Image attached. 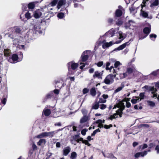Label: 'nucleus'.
<instances>
[{"instance_id": "f257e3e1", "label": "nucleus", "mask_w": 159, "mask_h": 159, "mask_svg": "<svg viewBox=\"0 0 159 159\" xmlns=\"http://www.w3.org/2000/svg\"><path fill=\"white\" fill-rule=\"evenodd\" d=\"M116 107L119 108L117 111L116 113L111 115L110 117L108 118V119L111 120L113 119H115L118 117V116L119 115L120 117H121L122 115V111L125 108V106L124 105L123 103L122 102H119L118 104L115 105L113 109L116 108Z\"/></svg>"}, {"instance_id": "f03ea898", "label": "nucleus", "mask_w": 159, "mask_h": 159, "mask_svg": "<svg viewBox=\"0 0 159 159\" xmlns=\"http://www.w3.org/2000/svg\"><path fill=\"white\" fill-rule=\"evenodd\" d=\"M117 35L119 36V39H120V41H116V42H114L113 41H111L109 43L105 42L102 45V47L104 48H106L108 47L113 44H118L120 43L121 41L123 40L125 38V36L121 31H119L118 33H116Z\"/></svg>"}, {"instance_id": "7ed1b4c3", "label": "nucleus", "mask_w": 159, "mask_h": 159, "mask_svg": "<svg viewBox=\"0 0 159 159\" xmlns=\"http://www.w3.org/2000/svg\"><path fill=\"white\" fill-rule=\"evenodd\" d=\"M116 75H113L110 74L107 75L104 80V82L107 84H109L112 83L114 81V79L116 76Z\"/></svg>"}, {"instance_id": "20e7f679", "label": "nucleus", "mask_w": 159, "mask_h": 159, "mask_svg": "<svg viewBox=\"0 0 159 159\" xmlns=\"http://www.w3.org/2000/svg\"><path fill=\"white\" fill-rule=\"evenodd\" d=\"M54 133V132L53 131L43 132L36 136V138L41 139L49 136L52 137L53 136Z\"/></svg>"}, {"instance_id": "39448f33", "label": "nucleus", "mask_w": 159, "mask_h": 159, "mask_svg": "<svg viewBox=\"0 0 159 159\" xmlns=\"http://www.w3.org/2000/svg\"><path fill=\"white\" fill-rule=\"evenodd\" d=\"M86 52H84L81 56V62H80V64L82 65L80 67V68L82 69L85 66L84 63H82V62H84L86 61L88 58V56L86 54Z\"/></svg>"}, {"instance_id": "423d86ee", "label": "nucleus", "mask_w": 159, "mask_h": 159, "mask_svg": "<svg viewBox=\"0 0 159 159\" xmlns=\"http://www.w3.org/2000/svg\"><path fill=\"white\" fill-rule=\"evenodd\" d=\"M122 65V64L119 61H116L114 64V68L115 69H113V73H116V75H117V73L118 71L119 70L120 68L118 66Z\"/></svg>"}, {"instance_id": "0eeeda50", "label": "nucleus", "mask_w": 159, "mask_h": 159, "mask_svg": "<svg viewBox=\"0 0 159 159\" xmlns=\"http://www.w3.org/2000/svg\"><path fill=\"white\" fill-rule=\"evenodd\" d=\"M67 65L68 69L70 66L71 69L73 70L75 69L78 66V64L77 63H76L73 61L68 63Z\"/></svg>"}, {"instance_id": "6e6552de", "label": "nucleus", "mask_w": 159, "mask_h": 159, "mask_svg": "<svg viewBox=\"0 0 159 159\" xmlns=\"http://www.w3.org/2000/svg\"><path fill=\"white\" fill-rule=\"evenodd\" d=\"M18 59V56L16 54H14L11 56V59H9L8 61L11 63H14L17 62Z\"/></svg>"}, {"instance_id": "1a4fd4ad", "label": "nucleus", "mask_w": 159, "mask_h": 159, "mask_svg": "<svg viewBox=\"0 0 159 159\" xmlns=\"http://www.w3.org/2000/svg\"><path fill=\"white\" fill-rule=\"evenodd\" d=\"M102 74L103 73L102 72H99L97 71H95L93 75V77L94 78H97L98 79H102Z\"/></svg>"}, {"instance_id": "9d476101", "label": "nucleus", "mask_w": 159, "mask_h": 159, "mask_svg": "<svg viewBox=\"0 0 159 159\" xmlns=\"http://www.w3.org/2000/svg\"><path fill=\"white\" fill-rule=\"evenodd\" d=\"M42 12L40 10L38 9L35 11L34 16L35 18H39L42 15Z\"/></svg>"}, {"instance_id": "9b49d317", "label": "nucleus", "mask_w": 159, "mask_h": 159, "mask_svg": "<svg viewBox=\"0 0 159 159\" xmlns=\"http://www.w3.org/2000/svg\"><path fill=\"white\" fill-rule=\"evenodd\" d=\"M71 148L69 147H67L63 149V155L64 156H66L70 152Z\"/></svg>"}, {"instance_id": "f8f14e48", "label": "nucleus", "mask_w": 159, "mask_h": 159, "mask_svg": "<svg viewBox=\"0 0 159 159\" xmlns=\"http://www.w3.org/2000/svg\"><path fill=\"white\" fill-rule=\"evenodd\" d=\"M52 7L50 5V4H49L47 6L44 7L43 11L45 12V13H50V11L53 9Z\"/></svg>"}, {"instance_id": "ddd939ff", "label": "nucleus", "mask_w": 159, "mask_h": 159, "mask_svg": "<svg viewBox=\"0 0 159 159\" xmlns=\"http://www.w3.org/2000/svg\"><path fill=\"white\" fill-rule=\"evenodd\" d=\"M115 30L114 29H111L106 33L105 34V35L109 37H111L115 34Z\"/></svg>"}, {"instance_id": "4468645a", "label": "nucleus", "mask_w": 159, "mask_h": 159, "mask_svg": "<svg viewBox=\"0 0 159 159\" xmlns=\"http://www.w3.org/2000/svg\"><path fill=\"white\" fill-rule=\"evenodd\" d=\"M129 99L128 98H125L124 99H123L122 101L120 102H122V103H123V104H124V105L125 106L124 104H125V103L124 102H125L126 103V106L127 107L129 108V107L130 106H131V104L130 102H129Z\"/></svg>"}, {"instance_id": "2eb2a0df", "label": "nucleus", "mask_w": 159, "mask_h": 159, "mask_svg": "<svg viewBox=\"0 0 159 159\" xmlns=\"http://www.w3.org/2000/svg\"><path fill=\"white\" fill-rule=\"evenodd\" d=\"M147 152L145 151L143 152H139L136 153L134 155L135 157H138L140 156L143 157L145 155H147Z\"/></svg>"}, {"instance_id": "dca6fc26", "label": "nucleus", "mask_w": 159, "mask_h": 159, "mask_svg": "<svg viewBox=\"0 0 159 159\" xmlns=\"http://www.w3.org/2000/svg\"><path fill=\"white\" fill-rule=\"evenodd\" d=\"M66 2L65 0H60L59 1L57 6V7L58 9H59L61 6L65 4Z\"/></svg>"}, {"instance_id": "f3484780", "label": "nucleus", "mask_w": 159, "mask_h": 159, "mask_svg": "<svg viewBox=\"0 0 159 159\" xmlns=\"http://www.w3.org/2000/svg\"><path fill=\"white\" fill-rule=\"evenodd\" d=\"M140 101L139 97H134L131 100V102L133 104H135Z\"/></svg>"}, {"instance_id": "a211bd4d", "label": "nucleus", "mask_w": 159, "mask_h": 159, "mask_svg": "<svg viewBox=\"0 0 159 159\" xmlns=\"http://www.w3.org/2000/svg\"><path fill=\"white\" fill-rule=\"evenodd\" d=\"M140 15L145 18L148 17V14L146 12L143 10V8H142L141 10Z\"/></svg>"}, {"instance_id": "6ab92c4d", "label": "nucleus", "mask_w": 159, "mask_h": 159, "mask_svg": "<svg viewBox=\"0 0 159 159\" xmlns=\"http://www.w3.org/2000/svg\"><path fill=\"white\" fill-rule=\"evenodd\" d=\"M128 43V42H126V43H125L122 44V45H120V46H119L117 48H116L115 49V51H116V50H121L123 49H124V48H125V47L126 46Z\"/></svg>"}, {"instance_id": "aec40b11", "label": "nucleus", "mask_w": 159, "mask_h": 159, "mask_svg": "<svg viewBox=\"0 0 159 159\" xmlns=\"http://www.w3.org/2000/svg\"><path fill=\"white\" fill-rule=\"evenodd\" d=\"M4 56L5 57H8L10 55L11 52L10 50L6 49H4Z\"/></svg>"}, {"instance_id": "412c9836", "label": "nucleus", "mask_w": 159, "mask_h": 159, "mask_svg": "<svg viewBox=\"0 0 159 159\" xmlns=\"http://www.w3.org/2000/svg\"><path fill=\"white\" fill-rule=\"evenodd\" d=\"M46 143L45 139H41L37 143V145L39 146H41L43 144H45Z\"/></svg>"}, {"instance_id": "4be33fe9", "label": "nucleus", "mask_w": 159, "mask_h": 159, "mask_svg": "<svg viewBox=\"0 0 159 159\" xmlns=\"http://www.w3.org/2000/svg\"><path fill=\"white\" fill-rule=\"evenodd\" d=\"M149 90L151 91V93L152 94V95L154 94H156L155 93L157 91V89L156 88H154V87H150L149 88Z\"/></svg>"}, {"instance_id": "5701e85b", "label": "nucleus", "mask_w": 159, "mask_h": 159, "mask_svg": "<svg viewBox=\"0 0 159 159\" xmlns=\"http://www.w3.org/2000/svg\"><path fill=\"white\" fill-rule=\"evenodd\" d=\"M90 93L93 97H94L96 94L95 89L94 88H92L90 90Z\"/></svg>"}, {"instance_id": "b1692460", "label": "nucleus", "mask_w": 159, "mask_h": 159, "mask_svg": "<svg viewBox=\"0 0 159 159\" xmlns=\"http://www.w3.org/2000/svg\"><path fill=\"white\" fill-rule=\"evenodd\" d=\"M89 120L88 117L86 116H84L80 120V123H83L86 122Z\"/></svg>"}, {"instance_id": "393cba45", "label": "nucleus", "mask_w": 159, "mask_h": 159, "mask_svg": "<svg viewBox=\"0 0 159 159\" xmlns=\"http://www.w3.org/2000/svg\"><path fill=\"white\" fill-rule=\"evenodd\" d=\"M43 113L46 116H48L51 113L50 111L48 109H44L43 111Z\"/></svg>"}, {"instance_id": "a878e982", "label": "nucleus", "mask_w": 159, "mask_h": 159, "mask_svg": "<svg viewBox=\"0 0 159 159\" xmlns=\"http://www.w3.org/2000/svg\"><path fill=\"white\" fill-rule=\"evenodd\" d=\"M35 2H31L28 4V7L29 9H33L35 7Z\"/></svg>"}, {"instance_id": "bb28decb", "label": "nucleus", "mask_w": 159, "mask_h": 159, "mask_svg": "<svg viewBox=\"0 0 159 159\" xmlns=\"http://www.w3.org/2000/svg\"><path fill=\"white\" fill-rule=\"evenodd\" d=\"M129 75L127 71L122 74H119L120 79H123Z\"/></svg>"}, {"instance_id": "cd10ccee", "label": "nucleus", "mask_w": 159, "mask_h": 159, "mask_svg": "<svg viewBox=\"0 0 159 159\" xmlns=\"http://www.w3.org/2000/svg\"><path fill=\"white\" fill-rule=\"evenodd\" d=\"M77 155L75 152H73L71 153L70 158L71 159H75L77 157Z\"/></svg>"}, {"instance_id": "c85d7f7f", "label": "nucleus", "mask_w": 159, "mask_h": 159, "mask_svg": "<svg viewBox=\"0 0 159 159\" xmlns=\"http://www.w3.org/2000/svg\"><path fill=\"white\" fill-rule=\"evenodd\" d=\"M150 27H146L143 29V32L145 34H147L148 35L150 32Z\"/></svg>"}, {"instance_id": "c756f323", "label": "nucleus", "mask_w": 159, "mask_h": 159, "mask_svg": "<svg viewBox=\"0 0 159 159\" xmlns=\"http://www.w3.org/2000/svg\"><path fill=\"white\" fill-rule=\"evenodd\" d=\"M59 0H52L51 2L49 4L52 7L55 6Z\"/></svg>"}, {"instance_id": "7c9ffc66", "label": "nucleus", "mask_w": 159, "mask_h": 159, "mask_svg": "<svg viewBox=\"0 0 159 159\" xmlns=\"http://www.w3.org/2000/svg\"><path fill=\"white\" fill-rule=\"evenodd\" d=\"M158 0H154L153 2L151 4V7H152L153 6H156L158 5Z\"/></svg>"}, {"instance_id": "2f4dec72", "label": "nucleus", "mask_w": 159, "mask_h": 159, "mask_svg": "<svg viewBox=\"0 0 159 159\" xmlns=\"http://www.w3.org/2000/svg\"><path fill=\"white\" fill-rule=\"evenodd\" d=\"M148 104L152 107H154L155 106V103L152 101H147Z\"/></svg>"}, {"instance_id": "473e14b6", "label": "nucleus", "mask_w": 159, "mask_h": 159, "mask_svg": "<svg viewBox=\"0 0 159 159\" xmlns=\"http://www.w3.org/2000/svg\"><path fill=\"white\" fill-rule=\"evenodd\" d=\"M122 11L120 10H117L116 11V14L117 16H120L122 15Z\"/></svg>"}, {"instance_id": "72a5a7b5", "label": "nucleus", "mask_w": 159, "mask_h": 159, "mask_svg": "<svg viewBox=\"0 0 159 159\" xmlns=\"http://www.w3.org/2000/svg\"><path fill=\"white\" fill-rule=\"evenodd\" d=\"M144 93H140L139 95V98L140 101L144 99Z\"/></svg>"}, {"instance_id": "f704fd0d", "label": "nucleus", "mask_w": 159, "mask_h": 159, "mask_svg": "<svg viewBox=\"0 0 159 159\" xmlns=\"http://www.w3.org/2000/svg\"><path fill=\"white\" fill-rule=\"evenodd\" d=\"M123 87H124L123 86H122L119 87L117 89H116L115 90L114 93H116L119 92L123 88Z\"/></svg>"}, {"instance_id": "c9c22d12", "label": "nucleus", "mask_w": 159, "mask_h": 159, "mask_svg": "<svg viewBox=\"0 0 159 159\" xmlns=\"http://www.w3.org/2000/svg\"><path fill=\"white\" fill-rule=\"evenodd\" d=\"M148 147V145L146 144H144L143 145H141L139 146L140 149H141L143 150L145 148H147Z\"/></svg>"}, {"instance_id": "e433bc0d", "label": "nucleus", "mask_w": 159, "mask_h": 159, "mask_svg": "<svg viewBox=\"0 0 159 159\" xmlns=\"http://www.w3.org/2000/svg\"><path fill=\"white\" fill-rule=\"evenodd\" d=\"M64 14L63 13L61 12L57 14V16L59 18L61 19L64 17Z\"/></svg>"}, {"instance_id": "4c0bfd02", "label": "nucleus", "mask_w": 159, "mask_h": 159, "mask_svg": "<svg viewBox=\"0 0 159 159\" xmlns=\"http://www.w3.org/2000/svg\"><path fill=\"white\" fill-rule=\"evenodd\" d=\"M99 106L98 103H96L93 105L92 108L94 109H97L99 107Z\"/></svg>"}, {"instance_id": "58836bf2", "label": "nucleus", "mask_w": 159, "mask_h": 159, "mask_svg": "<svg viewBox=\"0 0 159 159\" xmlns=\"http://www.w3.org/2000/svg\"><path fill=\"white\" fill-rule=\"evenodd\" d=\"M25 16L28 19H30L31 17L30 13L28 11L25 14Z\"/></svg>"}, {"instance_id": "ea45409f", "label": "nucleus", "mask_w": 159, "mask_h": 159, "mask_svg": "<svg viewBox=\"0 0 159 159\" xmlns=\"http://www.w3.org/2000/svg\"><path fill=\"white\" fill-rule=\"evenodd\" d=\"M106 102V100L105 99H103V98H99V100L98 101V102L99 103H104Z\"/></svg>"}, {"instance_id": "a19ab883", "label": "nucleus", "mask_w": 159, "mask_h": 159, "mask_svg": "<svg viewBox=\"0 0 159 159\" xmlns=\"http://www.w3.org/2000/svg\"><path fill=\"white\" fill-rule=\"evenodd\" d=\"M88 131L87 129H84L82 130L81 131V134L83 135H85L86 134V132Z\"/></svg>"}, {"instance_id": "79ce46f5", "label": "nucleus", "mask_w": 159, "mask_h": 159, "mask_svg": "<svg viewBox=\"0 0 159 159\" xmlns=\"http://www.w3.org/2000/svg\"><path fill=\"white\" fill-rule=\"evenodd\" d=\"M100 130L99 129H98L95 130L92 134V136H94L95 135L97 132H100Z\"/></svg>"}, {"instance_id": "37998d69", "label": "nucleus", "mask_w": 159, "mask_h": 159, "mask_svg": "<svg viewBox=\"0 0 159 159\" xmlns=\"http://www.w3.org/2000/svg\"><path fill=\"white\" fill-rule=\"evenodd\" d=\"M126 71L129 75L131 74L133 71V70L131 68H128Z\"/></svg>"}, {"instance_id": "c03bdc74", "label": "nucleus", "mask_w": 159, "mask_h": 159, "mask_svg": "<svg viewBox=\"0 0 159 159\" xmlns=\"http://www.w3.org/2000/svg\"><path fill=\"white\" fill-rule=\"evenodd\" d=\"M83 143H84L85 144L87 145L88 146H90L91 145V144L89 143L88 141L87 140H84V141H83Z\"/></svg>"}, {"instance_id": "a18cd8bd", "label": "nucleus", "mask_w": 159, "mask_h": 159, "mask_svg": "<svg viewBox=\"0 0 159 159\" xmlns=\"http://www.w3.org/2000/svg\"><path fill=\"white\" fill-rule=\"evenodd\" d=\"M152 97L153 98H157L158 101L159 102V95H157V94H154L152 96Z\"/></svg>"}, {"instance_id": "49530a36", "label": "nucleus", "mask_w": 159, "mask_h": 159, "mask_svg": "<svg viewBox=\"0 0 159 159\" xmlns=\"http://www.w3.org/2000/svg\"><path fill=\"white\" fill-rule=\"evenodd\" d=\"M89 91V89L87 88H84L83 90V93L84 94L87 93Z\"/></svg>"}, {"instance_id": "de8ad7c7", "label": "nucleus", "mask_w": 159, "mask_h": 159, "mask_svg": "<svg viewBox=\"0 0 159 159\" xmlns=\"http://www.w3.org/2000/svg\"><path fill=\"white\" fill-rule=\"evenodd\" d=\"M112 126V125L111 124H110L109 125H104V127L106 129H109L110 127H111Z\"/></svg>"}, {"instance_id": "09e8293b", "label": "nucleus", "mask_w": 159, "mask_h": 159, "mask_svg": "<svg viewBox=\"0 0 159 159\" xmlns=\"http://www.w3.org/2000/svg\"><path fill=\"white\" fill-rule=\"evenodd\" d=\"M148 0H143L142 4L141 5L142 8H143V7H144L145 5V3L146 2L148 1Z\"/></svg>"}, {"instance_id": "8fccbe9b", "label": "nucleus", "mask_w": 159, "mask_h": 159, "mask_svg": "<svg viewBox=\"0 0 159 159\" xmlns=\"http://www.w3.org/2000/svg\"><path fill=\"white\" fill-rule=\"evenodd\" d=\"M106 107V105L102 104L100 105V108L102 110H103L105 109Z\"/></svg>"}, {"instance_id": "3c124183", "label": "nucleus", "mask_w": 159, "mask_h": 159, "mask_svg": "<svg viewBox=\"0 0 159 159\" xmlns=\"http://www.w3.org/2000/svg\"><path fill=\"white\" fill-rule=\"evenodd\" d=\"M113 69H114V67H113V66H111L110 67H109V69H107L106 70H110V72H112L113 73Z\"/></svg>"}, {"instance_id": "603ef678", "label": "nucleus", "mask_w": 159, "mask_h": 159, "mask_svg": "<svg viewBox=\"0 0 159 159\" xmlns=\"http://www.w3.org/2000/svg\"><path fill=\"white\" fill-rule=\"evenodd\" d=\"M21 31V30L20 28L17 27L15 29V32L17 33H20Z\"/></svg>"}, {"instance_id": "864d4df0", "label": "nucleus", "mask_w": 159, "mask_h": 159, "mask_svg": "<svg viewBox=\"0 0 159 159\" xmlns=\"http://www.w3.org/2000/svg\"><path fill=\"white\" fill-rule=\"evenodd\" d=\"M103 64V62L102 61H100L97 63V66L99 67L102 66Z\"/></svg>"}, {"instance_id": "5fc2aeb1", "label": "nucleus", "mask_w": 159, "mask_h": 159, "mask_svg": "<svg viewBox=\"0 0 159 159\" xmlns=\"http://www.w3.org/2000/svg\"><path fill=\"white\" fill-rule=\"evenodd\" d=\"M102 97L103 99H105L106 100V99L108 97V96L107 94H103L102 95Z\"/></svg>"}, {"instance_id": "6e6d98bb", "label": "nucleus", "mask_w": 159, "mask_h": 159, "mask_svg": "<svg viewBox=\"0 0 159 159\" xmlns=\"http://www.w3.org/2000/svg\"><path fill=\"white\" fill-rule=\"evenodd\" d=\"M97 124H102V120H98L96 122Z\"/></svg>"}, {"instance_id": "4d7b16f0", "label": "nucleus", "mask_w": 159, "mask_h": 159, "mask_svg": "<svg viewBox=\"0 0 159 159\" xmlns=\"http://www.w3.org/2000/svg\"><path fill=\"white\" fill-rule=\"evenodd\" d=\"M94 71V69L92 68L89 69V72L90 73H92Z\"/></svg>"}, {"instance_id": "13d9d810", "label": "nucleus", "mask_w": 159, "mask_h": 159, "mask_svg": "<svg viewBox=\"0 0 159 159\" xmlns=\"http://www.w3.org/2000/svg\"><path fill=\"white\" fill-rule=\"evenodd\" d=\"M150 36L151 38H152L153 37H154L155 38H156L157 37V35L156 34H152L150 35Z\"/></svg>"}, {"instance_id": "bf43d9fd", "label": "nucleus", "mask_w": 159, "mask_h": 159, "mask_svg": "<svg viewBox=\"0 0 159 159\" xmlns=\"http://www.w3.org/2000/svg\"><path fill=\"white\" fill-rule=\"evenodd\" d=\"M110 65V63L109 62H107L106 63V69H109V66Z\"/></svg>"}, {"instance_id": "052dcab7", "label": "nucleus", "mask_w": 159, "mask_h": 159, "mask_svg": "<svg viewBox=\"0 0 159 159\" xmlns=\"http://www.w3.org/2000/svg\"><path fill=\"white\" fill-rule=\"evenodd\" d=\"M82 111L83 114H86L87 113V110L85 109H83Z\"/></svg>"}, {"instance_id": "680f3d73", "label": "nucleus", "mask_w": 159, "mask_h": 159, "mask_svg": "<svg viewBox=\"0 0 159 159\" xmlns=\"http://www.w3.org/2000/svg\"><path fill=\"white\" fill-rule=\"evenodd\" d=\"M159 71V70H157V71H153L152 73V74L154 75H156L157 74V72H158Z\"/></svg>"}, {"instance_id": "e2e57ef3", "label": "nucleus", "mask_w": 159, "mask_h": 159, "mask_svg": "<svg viewBox=\"0 0 159 159\" xmlns=\"http://www.w3.org/2000/svg\"><path fill=\"white\" fill-rule=\"evenodd\" d=\"M138 144V143L136 142H134L133 143V146L134 147H135Z\"/></svg>"}, {"instance_id": "0e129e2a", "label": "nucleus", "mask_w": 159, "mask_h": 159, "mask_svg": "<svg viewBox=\"0 0 159 159\" xmlns=\"http://www.w3.org/2000/svg\"><path fill=\"white\" fill-rule=\"evenodd\" d=\"M6 99L5 98H4L3 99V100L2 101V102L4 105H5L6 103Z\"/></svg>"}, {"instance_id": "69168bd1", "label": "nucleus", "mask_w": 159, "mask_h": 159, "mask_svg": "<svg viewBox=\"0 0 159 159\" xmlns=\"http://www.w3.org/2000/svg\"><path fill=\"white\" fill-rule=\"evenodd\" d=\"M56 146L57 147L59 148L60 147V143L59 142H57L56 144Z\"/></svg>"}, {"instance_id": "338daca9", "label": "nucleus", "mask_w": 159, "mask_h": 159, "mask_svg": "<svg viewBox=\"0 0 159 159\" xmlns=\"http://www.w3.org/2000/svg\"><path fill=\"white\" fill-rule=\"evenodd\" d=\"M54 92L55 93H56V94H58L59 93V91L57 89H55V90H54Z\"/></svg>"}, {"instance_id": "774afa93", "label": "nucleus", "mask_w": 159, "mask_h": 159, "mask_svg": "<svg viewBox=\"0 0 159 159\" xmlns=\"http://www.w3.org/2000/svg\"><path fill=\"white\" fill-rule=\"evenodd\" d=\"M155 87L157 88H159V82L156 83Z\"/></svg>"}]
</instances>
